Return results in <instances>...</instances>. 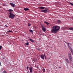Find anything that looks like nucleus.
<instances>
[{
	"label": "nucleus",
	"instance_id": "nucleus-1",
	"mask_svg": "<svg viewBox=\"0 0 73 73\" xmlns=\"http://www.w3.org/2000/svg\"><path fill=\"white\" fill-rule=\"evenodd\" d=\"M60 27L59 26H53L52 28V30L51 31V32L53 33H56L58 30L60 29Z\"/></svg>",
	"mask_w": 73,
	"mask_h": 73
},
{
	"label": "nucleus",
	"instance_id": "nucleus-2",
	"mask_svg": "<svg viewBox=\"0 0 73 73\" xmlns=\"http://www.w3.org/2000/svg\"><path fill=\"white\" fill-rule=\"evenodd\" d=\"M45 8V10H41L40 11L41 12H44V13H49V11H48L49 9L46 8H45L44 7H40L39 9H43Z\"/></svg>",
	"mask_w": 73,
	"mask_h": 73
},
{
	"label": "nucleus",
	"instance_id": "nucleus-3",
	"mask_svg": "<svg viewBox=\"0 0 73 73\" xmlns=\"http://www.w3.org/2000/svg\"><path fill=\"white\" fill-rule=\"evenodd\" d=\"M9 18H11V19H13L15 17V15L13 14L12 12H9Z\"/></svg>",
	"mask_w": 73,
	"mask_h": 73
},
{
	"label": "nucleus",
	"instance_id": "nucleus-4",
	"mask_svg": "<svg viewBox=\"0 0 73 73\" xmlns=\"http://www.w3.org/2000/svg\"><path fill=\"white\" fill-rule=\"evenodd\" d=\"M42 29L44 32H45L46 31V28L44 27V26H42Z\"/></svg>",
	"mask_w": 73,
	"mask_h": 73
},
{
	"label": "nucleus",
	"instance_id": "nucleus-5",
	"mask_svg": "<svg viewBox=\"0 0 73 73\" xmlns=\"http://www.w3.org/2000/svg\"><path fill=\"white\" fill-rule=\"evenodd\" d=\"M33 67H31L29 68V70H30V73H32L33 71Z\"/></svg>",
	"mask_w": 73,
	"mask_h": 73
},
{
	"label": "nucleus",
	"instance_id": "nucleus-6",
	"mask_svg": "<svg viewBox=\"0 0 73 73\" xmlns=\"http://www.w3.org/2000/svg\"><path fill=\"white\" fill-rule=\"evenodd\" d=\"M66 43L67 44V45H68V48H69V49H72V48L70 47V45H69V44H70L69 43Z\"/></svg>",
	"mask_w": 73,
	"mask_h": 73
},
{
	"label": "nucleus",
	"instance_id": "nucleus-7",
	"mask_svg": "<svg viewBox=\"0 0 73 73\" xmlns=\"http://www.w3.org/2000/svg\"><path fill=\"white\" fill-rule=\"evenodd\" d=\"M10 5H11V6H12V7H15V4L12 3H10Z\"/></svg>",
	"mask_w": 73,
	"mask_h": 73
},
{
	"label": "nucleus",
	"instance_id": "nucleus-8",
	"mask_svg": "<svg viewBox=\"0 0 73 73\" xmlns=\"http://www.w3.org/2000/svg\"><path fill=\"white\" fill-rule=\"evenodd\" d=\"M40 57L42 60H44V56L43 54H42L40 56Z\"/></svg>",
	"mask_w": 73,
	"mask_h": 73
},
{
	"label": "nucleus",
	"instance_id": "nucleus-9",
	"mask_svg": "<svg viewBox=\"0 0 73 73\" xmlns=\"http://www.w3.org/2000/svg\"><path fill=\"white\" fill-rule=\"evenodd\" d=\"M57 22L58 24H60L62 23V21H60V20H58L57 21Z\"/></svg>",
	"mask_w": 73,
	"mask_h": 73
},
{
	"label": "nucleus",
	"instance_id": "nucleus-10",
	"mask_svg": "<svg viewBox=\"0 0 73 73\" xmlns=\"http://www.w3.org/2000/svg\"><path fill=\"white\" fill-rule=\"evenodd\" d=\"M29 40L31 42H34V40L30 38Z\"/></svg>",
	"mask_w": 73,
	"mask_h": 73
},
{
	"label": "nucleus",
	"instance_id": "nucleus-11",
	"mask_svg": "<svg viewBox=\"0 0 73 73\" xmlns=\"http://www.w3.org/2000/svg\"><path fill=\"white\" fill-rule=\"evenodd\" d=\"M29 9L27 8H25L24 9V11H28Z\"/></svg>",
	"mask_w": 73,
	"mask_h": 73
},
{
	"label": "nucleus",
	"instance_id": "nucleus-12",
	"mask_svg": "<svg viewBox=\"0 0 73 73\" xmlns=\"http://www.w3.org/2000/svg\"><path fill=\"white\" fill-rule=\"evenodd\" d=\"M44 23H45L46 24V25H49V23H48V22H47L46 21H44Z\"/></svg>",
	"mask_w": 73,
	"mask_h": 73
},
{
	"label": "nucleus",
	"instance_id": "nucleus-13",
	"mask_svg": "<svg viewBox=\"0 0 73 73\" xmlns=\"http://www.w3.org/2000/svg\"><path fill=\"white\" fill-rule=\"evenodd\" d=\"M69 59L70 61L72 60V57L71 56H69Z\"/></svg>",
	"mask_w": 73,
	"mask_h": 73
},
{
	"label": "nucleus",
	"instance_id": "nucleus-14",
	"mask_svg": "<svg viewBox=\"0 0 73 73\" xmlns=\"http://www.w3.org/2000/svg\"><path fill=\"white\" fill-rule=\"evenodd\" d=\"M29 31H30V32H31V33H32V34H33V30H29Z\"/></svg>",
	"mask_w": 73,
	"mask_h": 73
},
{
	"label": "nucleus",
	"instance_id": "nucleus-15",
	"mask_svg": "<svg viewBox=\"0 0 73 73\" xmlns=\"http://www.w3.org/2000/svg\"><path fill=\"white\" fill-rule=\"evenodd\" d=\"M8 11H9V12H12V11H13V10L12 9H9L8 10Z\"/></svg>",
	"mask_w": 73,
	"mask_h": 73
},
{
	"label": "nucleus",
	"instance_id": "nucleus-16",
	"mask_svg": "<svg viewBox=\"0 0 73 73\" xmlns=\"http://www.w3.org/2000/svg\"><path fill=\"white\" fill-rule=\"evenodd\" d=\"M69 29L70 30H71V31H73V28H69Z\"/></svg>",
	"mask_w": 73,
	"mask_h": 73
},
{
	"label": "nucleus",
	"instance_id": "nucleus-17",
	"mask_svg": "<svg viewBox=\"0 0 73 73\" xmlns=\"http://www.w3.org/2000/svg\"><path fill=\"white\" fill-rule=\"evenodd\" d=\"M66 60L67 63H69V60L68 59H66Z\"/></svg>",
	"mask_w": 73,
	"mask_h": 73
},
{
	"label": "nucleus",
	"instance_id": "nucleus-18",
	"mask_svg": "<svg viewBox=\"0 0 73 73\" xmlns=\"http://www.w3.org/2000/svg\"><path fill=\"white\" fill-rule=\"evenodd\" d=\"M31 23H28V27H30V26H31Z\"/></svg>",
	"mask_w": 73,
	"mask_h": 73
},
{
	"label": "nucleus",
	"instance_id": "nucleus-19",
	"mask_svg": "<svg viewBox=\"0 0 73 73\" xmlns=\"http://www.w3.org/2000/svg\"><path fill=\"white\" fill-rule=\"evenodd\" d=\"M7 32H8V33H9V32H12V31L9 30V31H8Z\"/></svg>",
	"mask_w": 73,
	"mask_h": 73
},
{
	"label": "nucleus",
	"instance_id": "nucleus-20",
	"mask_svg": "<svg viewBox=\"0 0 73 73\" xmlns=\"http://www.w3.org/2000/svg\"><path fill=\"white\" fill-rule=\"evenodd\" d=\"M42 70H43V72H45V68H43Z\"/></svg>",
	"mask_w": 73,
	"mask_h": 73
},
{
	"label": "nucleus",
	"instance_id": "nucleus-21",
	"mask_svg": "<svg viewBox=\"0 0 73 73\" xmlns=\"http://www.w3.org/2000/svg\"><path fill=\"white\" fill-rule=\"evenodd\" d=\"M29 44V42H27L26 43H25V45H28V44Z\"/></svg>",
	"mask_w": 73,
	"mask_h": 73
},
{
	"label": "nucleus",
	"instance_id": "nucleus-22",
	"mask_svg": "<svg viewBox=\"0 0 73 73\" xmlns=\"http://www.w3.org/2000/svg\"><path fill=\"white\" fill-rule=\"evenodd\" d=\"M68 57L71 56V54H70V53H68Z\"/></svg>",
	"mask_w": 73,
	"mask_h": 73
},
{
	"label": "nucleus",
	"instance_id": "nucleus-23",
	"mask_svg": "<svg viewBox=\"0 0 73 73\" xmlns=\"http://www.w3.org/2000/svg\"><path fill=\"white\" fill-rule=\"evenodd\" d=\"M70 4L71 5H72L73 6V4L72 3H70Z\"/></svg>",
	"mask_w": 73,
	"mask_h": 73
},
{
	"label": "nucleus",
	"instance_id": "nucleus-24",
	"mask_svg": "<svg viewBox=\"0 0 73 73\" xmlns=\"http://www.w3.org/2000/svg\"><path fill=\"white\" fill-rule=\"evenodd\" d=\"M2 48V46H0V50H1Z\"/></svg>",
	"mask_w": 73,
	"mask_h": 73
},
{
	"label": "nucleus",
	"instance_id": "nucleus-25",
	"mask_svg": "<svg viewBox=\"0 0 73 73\" xmlns=\"http://www.w3.org/2000/svg\"><path fill=\"white\" fill-rule=\"evenodd\" d=\"M3 72L4 73H7V72L5 70Z\"/></svg>",
	"mask_w": 73,
	"mask_h": 73
},
{
	"label": "nucleus",
	"instance_id": "nucleus-26",
	"mask_svg": "<svg viewBox=\"0 0 73 73\" xmlns=\"http://www.w3.org/2000/svg\"><path fill=\"white\" fill-rule=\"evenodd\" d=\"M40 25H41V27L42 28V26L43 27H44V25H42V24H40Z\"/></svg>",
	"mask_w": 73,
	"mask_h": 73
},
{
	"label": "nucleus",
	"instance_id": "nucleus-27",
	"mask_svg": "<svg viewBox=\"0 0 73 73\" xmlns=\"http://www.w3.org/2000/svg\"><path fill=\"white\" fill-rule=\"evenodd\" d=\"M44 56L45 57V59H46V56H45V54H44Z\"/></svg>",
	"mask_w": 73,
	"mask_h": 73
},
{
	"label": "nucleus",
	"instance_id": "nucleus-28",
	"mask_svg": "<svg viewBox=\"0 0 73 73\" xmlns=\"http://www.w3.org/2000/svg\"><path fill=\"white\" fill-rule=\"evenodd\" d=\"M5 26L6 27H8V26H7L6 25H5Z\"/></svg>",
	"mask_w": 73,
	"mask_h": 73
},
{
	"label": "nucleus",
	"instance_id": "nucleus-29",
	"mask_svg": "<svg viewBox=\"0 0 73 73\" xmlns=\"http://www.w3.org/2000/svg\"><path fill=\"white\" fill-rule=\"evenodd\" d=\"M36 68H37V69H38L39 67L38 66H36Z\"/></svg>",
	"mask_w": 73,
	"mask_h": 73
},
{
	"label": "nucleus",
	"instance_id": "nucleus-30",
	"mask_svg": "<svg viewBox=\"0 0 73 73\" xmlns=\"http://www.w3.org/2000/svg\"><path fill=\"white\" fill-rule=\"evenodd\" d=\"M27 70H28V67L27 66Z\"/></svg>",
	"mask_w": 73,
	"mask_h": 73
},
{
	"label": "nucleus",
	"instance_id": "nucleus-31",
	"mask_svg": "<svg viewBox=\"0 0 73 73\" xmlns=\"http://www.w3.org/2000/svg\"><path fill=\"white\" fill-rule=\"evenodd\" d=\"M71 52H72V55H73V52L71 51Z\"/></svg>",
	"mask_w": 73,
	"mask_h": 73
},
{
	"label": "nucleus",
	"instance_id": "nucleus-32",
	"mask_svg": "<svg viewBox=\"0 0 73 73\" xmlns=\"http://www.w3.org/2000/svg\"><path fill=\"white\" fill-rule=\"evenodd\" d=\"M37 50H40V49H37Z\"/></svg>",
	"mask_w": 73,
	"mask_h": 73
},
{
	"label": "nucleus",
	"instance_id": "nucleus-33",
	"mask_svg": "<svg viewBox=\"0 0 73 73\" xmlns=\"http://www.w3.org/2000/svg\"><path fill=\"white\" fill-rule=\"evenodd\" d=\"M1 66V62H0V66Z\"/></svg>",
	"mask_w": 73,
	"mask_h": 73
},
{
	"label": "nucleus",
	"instance_id": "nucleus-34",
	"mask_svg": "<svg viewBox=\"0 0 73 73\" xmlns=\"http://www.w3.org/2000/svg\"><path fill=\"white\" fill-rule=\"evenodd\" d=\"M59 68H61V67H60Z\"/></svg>",
	"mask_w": 73,
	"mask_h": 73
},
{
	"label": "nucleus",
	"instance_id": "nucleus-35",
	"mask_svg": "<svg viewBox=\"0 0 73 73\" xmlns=\"http://www.w3.org/2000/svg\"><path fill=\"white\" fill-rule=\"evenodd\" d=\"M72 73H73V72H72Z\"/></svg>",
	"mask_w": 73,
	"mask_h": 73
},
{
	"label": "nucleus",
	"instance_id": "nucleus-36",
	"mask_svg": "<svg viewBox=\"0 0 73 73\" xmlns=\"http://www.w3.org/2000/svg\"><path fill=\"white\" fill-rule=\"evenodd\" d=\"M0 12H1L0 11Z\"/></svg>",
	"mask_w": 73,
	"mask_h": 73
}]
</instances>
